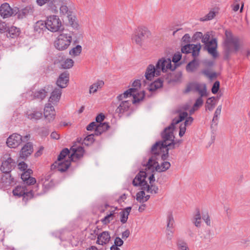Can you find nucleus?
<instances>
[{"instance_id": "473e14b6", "label": "nucleus", "mask_w": 250, "mask_h": 250, "mask_svg": "<svg viewBox=\"0 0 250 250\" xmlns=\"http://www.w3.org/2000/svg\"><path fill=\"white\" fill-rule=\"evenodd\" d=\"M182 77V72L181 71L170 73L167 75L169 82H178L180 81Z\"/></svg>"}, {"instance_id": "5fc2aeb1", "label": "nucleus", "mask_w": 250, "mask_h": 250, "mask_svg": "<svg viewBox=\"0 0 250 250\" xmlns=\"http://www.w3.org/2000/svg\"><path fill=\"white\" fill-rule=\"evenodd\" d=\"M220 88V82L218 81H215L211 88V92L213 94H216L219 91Z\"/></svg>"}, {"instance_id": "13d9d810", "label": "nucleus", "mask_w": 250, "mask_h": 250, "mask_svg": "<svg viewBox=\"0 0 250 250\" xmlns=\"http://www.w3.org/2000/svg\"><path fill=\"white\" fill-rule=\"evenodd\" d=\"M96 126H101L100 129L103 132L105 131L109 128V125L107 123H100L97 124Z\"/></svg>"}, {"instance_id": "de8ad7c7", "label": "nucleus", "mask_w": 250, "mask_h": 250, "mask_svg": "<svg viewBox=\"0 0 250 250\" xmlns=\"http://www.w3.org/2000/svg\"><path fill=\"white\" fill-rule=\"evenodd\" d=\"M215 15H216V12L215 11H214L213 10H211L205 16L201 18V21H208L211 20L212 19L214 18Z\"/></svg>"}, {"instance_id": "c03bdc74", "label": "nucleus", "mask_w": 250, "mask_h": 250, "mask_svg": "<svg viewBox=\"0 0 250 250\" xmlns=\"http://www.w3.org/2000/svg\"><path fill=\"white\" fill-rule=\"evenodd\" d=\"M74 61L71 59H67L61 63V67L64 69H69L74 64Z\"/></svg>"}, {"instance_id": "338daca9", "label": "nucleus", "mask_w": 250, "mask_h": 250, "mask_svg": "<svg viewBox=\"0 0 250 250\" xmlns=\"http://www.w3.org/2000/svg\"><path fill=\"white\" fill-rule=\"evenodd\" d=\"M201 39L202 42L206 44V46L208 45L209 44V42L210 41H209V36L208 34L205 35L204 36L203 35V37Z\"/></svg>"}, {"instance_id": "8fccbe9b", "label": "nucleus", "mask_w": 250, "mask_h": 250, "mask_svg": "<svg viewBox=\"0 0 250 250\" xmlns=\"http://www.w3.org/2000/svg\"><path fill=\"white\" fill-rule=\"evenodd\" d=\"M202 73L209 78L210 80L215 78L217 76L216 72L211 73L208 69H204L202 70Z\"/></svg>"}, {"instance_id": "f704fd0d", "label": "nucleus", "mask_w": 250, "mask_h": 250, "mask_svg": "<svg viewBox=\"0 0 250 250\" xmlns=\"http://www.w3.org/2000/svg\"><path fill=\"white\" fill-rule=\"evenodd\" d=\"M199 65L198 61L194 59L188 63L186 66V70L188 72H193L197 69Z\"/></svg>"}, {"instance_id": "f3484780", "label": "nucleus", "mask_w": 250, "mask_h": 250, "mask_svg": "<svg viewBox=\"0 0 250 250\" xmlns=\"http://www.w3.org/2000/svg\"><path fill=\"white\" fill-rule=\"evenodd\" d=\"M15 183L14 179L11 177L10 173H3L0 180V188L4 189Z\"/></svg>"}, {"instance_id": "a19ab883", "label": "nucleus", "mask_w": 250, "mask_h": 250, "mask_svg": "<svg viewBox=\"0 0 250 250\" xmlns=\"http://www.w3.org/2000/svg\"><path fill=\"white\" fill-rule=\"evenodd\" d=\"M201 215L200 213V211L199 208H197L196 209V213L194 216L193 218V223L194 225L197 227H199L201 226Z\"/></svg>"}, {"instance_id": "cd10ccee", "label": "nucleus", "mask_w": 250, "mask_h": 250, "mask_svg": "<svg viewBox=\"0 0 250 250\" xmlns=\"http://www.w3.org/2000/svg\"><path fill=\"white\" fill-rule=\"evenodd\" d=\"M74 7L73 4L70 2V0H67L66 3L62 2L60 6V13L63 15H68L71 13Z\"/></svg>"}, {"instance_id": "3c124183", "label": "nucleus", "mask_w": 250, "mask_h": 250, "mask_svg": "<svg viewBox=\"0 0 250 250\" xmlns=\"http://www.w3.org/2000/svg\"><path fill=\"white\" fill-rule=\"evenodd\" d=\"M202 97L200 96V97H199L196 99L195 103H194L193 106V108L194 110H197L198 108L200 106H202V104H203V100Z\"/></svg>"}, {"instance_id": "49530a36", "label": "nucleus", "mask_w": 250, "mask_h": 250, "mask_svg": "<svg viewBox=\"0 0 250 250\" xmlns=\"http://www.w3.org/2000/svg\"><path fill=\"white\" fill-rule=\"evenodd\" d=\"M177 245L178 250H189L187 244L182 240H178Z\"/></svg>"}, {"instance_id": "f257e3e1", "label": "nucleus", "mask_w": 250, "mask_h": 250, "mask_svg": "<svg viewBox=\"0 0 250 250\" xmlns=\"http://www.w3.org/2000/svg\"><path fill=\"white\" fill-rule=\"evenodd\" d=\"M175 69V66H172L170 58H162L158 61L155 66L151 64L148 65L145 76L146 80L151 81L154 77L160 76L161 72H165L167 69L174 71Z\"/></svg>"}, {"instance_id": "72a5a7b5", "label": "nucleus", "mask_w": 250, "mask_h": 250, "mask_svg": "<svg viewBox=\"0 0 250 250\" xmlns=\"http://www.w3.org/2000/svg\"><path fill=\"white\" fill-rule=\"evenodd\" d=\"M20 33V29L17 28L15 26L7 27V30L6 31V36L8 38H15L19 36Z\"/></svg>"}, {"instance_id": "a18cd8bd", "label": "nucleus", "mask_w": 250, "mask_h": 250, "mask_svg": "<svg viewBox=\"0 0 250 250\" xmlns=\"http://www.w3.org/2000/svg\"><path fill=\"white\" fill-rule=\"evenodd\" d=\"M182 58V54L180 52H178L175 53L172 57V61L175 63V66L174 67H177V66H179V64L178 63V62Z\"/></svg>"}, {"instance_id": "1a4fd4ad", "label": "nucleus", "mask_w": 250, "mask_h": 250, "mask_svg": "<svg viewBox=\"0 0 250 250\" xmlns=\"http://www.w3.org/2000/svg\"><path fill=\"white\" fill-rule=\"evenodd\" d=\"M47 29L52 32H56L61 30L62 22L57 16H50L45 21Z\"/></svg>"}, {"instance_id": "79ce46f5", "label": "nucleus", "mask_w": 250, "mask_h": 250, "mask_svg": "<svg viewBox=\"0 0 250 250\" xmlns=\"http://www.w3.org/2000/svg\"><path fill=\"white\" fill-rule=\"evenodd\" d=\"M115 214V210H112L109 214H107L104 218L101 220V222L103 224L106 225L113 219V217Z\"/></svg>"}, {"instance_id": "69168bd1", "label": "nucleus", "mask_w": 250, "mask_h": 250, "mask_svg": "<svg viewBox=\"0 0 250 250\" xmlns=\"http://www.w3.org/2000/svg\"><path fill=\"white\" fill-rule=\"evenodd\" d=\"M104 115L103 113H101L96 116V121L97 123H102L101 122L104 119Z\"/></svg>"}, {"instance_id": "a878e982", "label": "nucleus", "mask_w": 250, "mask_h": 250, "mask_svg": "<svg viewBox=\"0 0 250 250\" xmlns=\"http://www.w3.org/2000/svg\"><path fill=\"white\" fill-rule=\"evenodd\" d=\"M110 239V232L107 231H104L98 235L96 243L101 245H105L109 243Z\"/></svg>"}, {"instance_id": "20e7f679", "label": "nucleus", "mask_w": 250, "mask_h": 250, "mask_svg": "<svg viewBox=\"0 0 250 250\" xmlns=\"http://www.w3.org/2000/svg\"><path fill=\"white\" fill-rule=\"evenodd\" d=\"M39 189V186L36 185L32 189L28 188L25 186H17L13 190L14 196L19 197H22L23 201L25 203L31 199Z\"/></svg>"}, {"instance_id": "864d4df0", "label": "nucleus", "mask_w": 250, "mask_h": 250, "mask_svg": "<svg viewBox=\"0 0 250 250\" xmlns=\"http://www.w3.org/2000/svg\"><path fill=\"white\" fill-rule=\"evenodd\" d=\"M148 190H146L147 192H149L150 193H154L157 194L158 192L159 188L158 186L151 184L150 185H148Z\"/></svg>"}, {"instance_id": "423d86ee", "label": "nucleus", "mask_w": 250, "mask_h": 250, "mask_svg": "<svg viewBox=\"0 0 250 250\" xmlns=\"http://www.w3.org/2000/svg\"><path fill=\"white\" fill-rule=\"evenodd\" d=\"M71 41L72 35L70 33H62L57 38L54 46L58 50H64L70 45Z\"/></svg>"}, {"instance_id": "c85d7f7f", "label": "nucleus", "mask_w": 250, "mask_h": 250, "mask_svg": "<svg viewBox=\"0 0 250 250\" xmlns=\"http://www.w3.org/2000/svg\"><path fill=\"white\" fill-rule=\"evenodd\" d=\"M208 52L211 54L213 58H216L218 54L216 50L217 41L215 39H213L209 42V44L206 45Z\"/></svg>"}, {"instance_id": "7c9ffc66", "label": "nucleus", "mask_w": 250, "mask_h": 250, "mask_svg": "<svg viewBox=\"0 0 250 250\" xmlns=\"http://www.w3.org/2000/svg\"><path fill=\"white\" fill-rule=\"evenodd\" d=\"M34 30L36 34H43L47 30L45 22L42 21H38L34 25Z\"/></svg>"}, {"instance_id": "2f4dec72", "label": "nucleus", "mask_w": 250, "mask_h": 250, "mask_svg": "<svg viewBox=\"0 0 250 250\" xmlns=\"http://www.w3.org/2000/svg\"><path fill=\"white\" fill-rule=\"evenodd\" d=\"M163 85V81L161 78H159L153 82L151 83L148 87L149 91L153 92L158 88L162 87Z\"/></svg>"}, {"instance_id": "5701e85b", "label": "nucleus", "mask_w": 250, "mask_h": 250, "mask_svg": "<svg viewBox=\"0 0 250 250\" xmlns=\"http://www.w3.org/2000/svg\"><path fill=\"white\" fill-rule=\"evenodd\" d=\"M16 166V164L13 159L9 157L5 161L2 162L0 167V170L2 173H10L11 171Z\"/></svg>"}, {"instance_id": "2eb2a0df", "label": "nucleus", "mask_w": 250, "mask_h": 250, "mask_svg": "<svg viewBox=\"0 0 250 250\" xmlns=\"http://www.w3.org/2000/svg\"><path fill=\"white\" fill-rule=\"evenodd\" d=\"M14 11L18 19H22L28 15H32L34 11V7L32 5H29L20 10L19 8L16 7Z\"/></svg>"}, {"instance_id": "f03ea898", "label": "nucleus", "mask_w": 250, "mask_h": 250, "mask_svg": "<svg viewBox=\"0 0 250 250\" xmlns=\"http://www.w3.org/2000/svg\"><path fill=\"white\" fill-rule=\"evenodd\" d=\"M225 38L224 40V58L229 60L231 53L237 52L240 47L239 39L234 37L230 31H225Z\"/></svg>"}, {"instance_id": "412c9836", "label": "nucleus", "mask_w": 250, "mask_h": 250, "mask_svg": "<svg viewBox=\"0 0 250 250\" xmlns=\"http://www.w3.org/2000/svg\"><path fill=\"white\" fill-rule=\"evenodd\" d=\"M70 150L72 151V154L69 158L70 159L71 161H75L83 157L84 150L83 146L75 147L72 146L70 148Z\"/></svg>"}, {"instance_id": "ddd939ff", "label": "nucleus", "mask_w": 250, "mask_h": 250, "mask_svg": "<svg viewBox=\"0 0 250 250\" xmlns=\"http://www.w3.org/2000/svg\"><path fill=\"white\" fill-rule=\"evenodd\" d=\"M201 48L200 43L197 44L188 43L183 45L181 48V52L184 54L192 53L194 58L197 57Z\"/></svg>"}, {"instance_id": "4d7b16f0", "label": "nucleus", "mask_w": 250, "mask_h": 250, "mask_svg": "<svg viewBox=\"0 0 250 250\" xmlns=\"http://www.w3.org/2000/svg\"><path fill=\"white\" fill-rule=\"evenodd\" d=\"M213 234L209 229H207L205 230V234L204 238L209 241L212 239Z\"/></svg>"}, {"instance_id": "a211bd4d", "label": "nucleus", "mask_w": 250, "mask_h": 250, "mask_svg": "<svg viewBox=\"0 0 250 250\" xmlns=\"http://www.w3.org/2000/svg\"><path fill=\"white\" fill-rule=\"evenodd\" d=\"M43 113L44 118L48 123H51L55 119L56 115L55 108L50 103L45 105Z\"/></svg>"}, {"instance_id": "37998d69", "label": "nucleus", "mask_w": 250, "mask_h": 250, "mask_svg": "<svg viewBox=\"0 0 250 250\" xmlns=\"http://www.w3.org/2000/svg\"><path fill=\"white\" fill-rule=\"evenodd\" d=\"M82 47L80 45H77L69 51V54L73 57L79 55L82 52Z\"/></svg>"}, {"instance_id": "39448f33", "label": "nucleus", "mask_w": 250, "mask_h": 250, "mask_svg": "<svg viewBox=\"0 0 250 250\" xmlns=\"http://www.w3.org/2000/svg\"><path fill=\"white\" fill-rule=\"evenodd\" d=\"M156 159L157 158H154L153 157H150L146 164H144L146 167V169L150 170L152 172L154 171L161 172L169 168L171 165L169 162L164 161L159 165Z\"/></svg>"}, {"instance_id": "6ab92c4d", "label": "nucleus", "mask_w": 250, "mask_h": 250, "mask_svg": "<svg viewBox=\"0 0 250 250\" xmlns=\"http://www.w3.org/2000/svg\"><path fill=\"white\" fill-rule=\"evenodd\" d=\"M15 7L12 9L9 3H4L2 4L0 7V15L3 18H7L12 15H15Z\"/></svg>"}, {"instance_id": "e2e57ef3", "label": "nucleus", "mask_w": 250, "mask_h": 250, "mask_svg": "<svg viewBox=\"0 0 250 250\" xmlns=\"http://www.w3.org/2000/svg\"><path fill=\"white\" fill-rule=\"evenodd\" d=\"M186 126H187V125H185L184 124L180 125L179 133V135L180 137H182L185 134L186 131Z\"/></svg>"}, {"instance_id": "bb28decb", "label": "nucleus", "mask_w": 250, "mask_h": 250, "mask_svg": "<svg viewBox=\"0 0 250 250\" xmlns=\"http://www.w3.org/2000/svg\"><path fill=\"white\" fill-rule=\"evenodd\" d=\"M33 151V146L31 143H26L21 148L20 151V157L22 159H26Z\"/></svg>"}, {"instance_id": "bf43d9fd", "label": "nucleus", "mask_w": 250, "mask_h": 250, "mask_svg": "<svg viewBox=\"0 0 250 250\" xmlns=\"http://www.w3.org/2000/svg\"><path fill=\"white\" fill-rule=\"evenodd\" d=\"M124 244L123 240L119 237H116L114 240V244L113 245L114 246L116 247H121Z\"/></svg>"}, {"instance_id": "4be33fe9", "label": "nucleus", "mask_w": 250, "mask_h": 250, "mask_svg": "<svg viewBox=\"0 0 250 250\" xmlns=\"http://www.w3.org/2000/svg\"><path fill=\"white\" fill-rule=\"evenodd\" d=\"M70 159L68 160H66L63 162L56 161L51 166L52 170L56 169L58 171L60 172H64L68 168L70 165Z\"/></svg>"}, {"instance_id": "6e6d98bb", "label": "nucleus", "mask_w": 250, "mask_h": 250, "mask_svg": "<svg viewBox=\"0 0 250 250\" xmlns=\"http://www.w3.org/2000/svg\"><path fill=\"white\" fill-rule=\"evenodd\" d=\"M7 27V25L4 21H0V33L2 34L6 32Z\"/></svg>"}, {"instance_id": "6e6552de", "label": "nucleus", "mask_w": 250, "mask_h": 250, "mask_svg": "<svg viewBox=\"0 0 250 250\" xmlns=\"http://www.w3.org/2000/svg\"><path fill=\"white\" fill-rule=\"evenodd\" d=\"M188 115V113L186 112H183L180 113L179 116L174 118L172 120L171 124L167 127H166L162 133L166 135H169V139L171 140H174V136L173 135V131L175 128V125L184 120Z\"/></svg>"}, {"instance_id": "7ed1b4c3", "label": "nucleus", "mask_w": 250, "mask_h": 250, "mask_svg": "<svg viewBox=\"0 0 250 250\" xmlns=\"http://www.w3.org/2000/svg\"><path fill=\"white\" fill-rule=\"evenodd\" d=\"M161 137L163 140L156 142L151 148V153L153 155L152 157L154 158H156V157L159 155L160 152L162 151V149L167 147H169L170 148H174L176 145L178 146L179 144L181 142L180 141L176 142L174 140H171L169 139V135H166L162 132Z\"/></svg>"}, {"instance_id": "ea45409f", "label": "nucleus", "mask_w": 250, "mask_h": 250, "mask_svg": "<svg viewBox=\"0 0 250 250\" xmlns=\"http://www.w3.org/2000/svg\"><path fill=\"white\" fill-rule=\"evenodd\" d=\"M67 17L70 25L74 28H77L78 27V24L77 22L76 17L73 14V12L72 11L71 13L67 15Z\"/></svg>"}, {"instance_id": "0eeeda50", "label": "nucleus", "mask_w": 250, "mask_h": 250, "mask_svg": "<svg viewBox=\"0 0 250 250\" xmlns=\"http://www.w3.org/2000/svg\"><path fill=\"white\" fill-rule=\"evenodd\" d=\"M131 96L133 98V100L131 101L132 103H139L144 98L145 96V91H143L141 93L138 94V95H137L136 88H131L124 92V93L119 95L116 98L118 102H120L121 101H125V99Z\"/></svg>"}, {"instance_id": "0e129e2a", "label": "nucleus", "mask_w": 250, "mask_h": 250, "mask_svg": "<svg viewBox=\"0 0 250 250\" xmlns=\"http://www.w3.org/2000/svg\"><path fill=\"white\" fill-rule=\"evenodd\" d=\"M27 186H30L34 185L36 183V180L35 178L29 176V178H28V180H26L25 182H24Z\"/></svg>"}, {"instance_id": "09e8293b", "label": "nucleus", "mask_w": 250, "mask_h": 250, "mask_svg": "<svg viewBox=\"0 0 250 250\" xmlns=\"http://www.w3.org/2000/svg\"><path fill=\"white\" fill-rule=\"evenodd\" d=\"M70 152V150L67 148H63L60 152L59 155L58 157L57 160L61 161L63 160L67 155Z\"/></svg>"}, {"instance_id": "f8f14e48", "label": "nucleus", "mask_w": 250, "mask_h": 250, "mask_svg": "<svg viewBox=\"0 0 250 250\" xmlns=\"http://www.w3.org/2000/svg\"><path fill=\"white\" fill-rule=\"evenodd\" d=\"M39 184L42 185V190L41 192H38L37 191L36 192L35 195H42L52 189L55 186L54 182L52 179H50V175H47L44 178H42L41 181L37 185L39 186Z\"/></svg>"}, {"instance_id": "c9c22d12", "label": "nucleus", "mask_w": 250, "mask_h": 250, "mask_svg": "<svg viewBox=\"0 0 250 250\" xmlns=\"http://www.w3.org/2000/svg\"><path fill=\"white\" fill-rule=\"evenodd\" d=\"M174 227V220L171 212H169L167 218V231L171 232V229Z\"/></svg>"}, {"instance_id": "603ef678", "label": "nucleus", "mask_w": 250, "mask_h": 250, "mask_svg": "<svg viewBox=\"0 0 250 250\" xmlns=\"http://www.w3.org/2000/svg\"><path fill=\"white\" fill-rule=\"evenodd\" d=\"M144 190H142L136 194V200L140 203H144V196L145 195Z\"/></svg>"}, {"instance_id": "58836bf2", "label": "nucleus", "mask_w": 250, "mask_h": 250, "mask_svg": "<svg viewBox=\"0 0 250 250\" xmlns=\"http://www.w3.org/2000/svg\"><path fill=\"white\" fill-rule=\"evenodd\" d=\"M216 99L215 97H211L207 99L206 103V110L212 111L215 106L216 103L215 100Z\"/></svg>"}, {"instance_id": "b1692460", "label": "nucleus", "mask_w": 250, "mask_h": 250, "mask_svg": "<svg viewBox=\"0 0 250 250\" xmlns=\"http://www.w3.org/2000/svg\"><path fill=\"white\" fill-rule=\"evenodd\" d=\"M69 80V74L67 71L62 73L59 76L57 82V85L60 88H65Z\"/></svg>"}, {"instance_id": "9d476101", "label": "nucleus", "mask_w": 250, "mask_h": 250, "mask_svg": "<svg viewBox=\"0 0 250 250\" xmlns=\"http://www.w3.org/2000/svg\"><path fill=\"white\" fill-rule=\"evenodd\" d=\"M150 36V32L146 27H140L136 30L135 35L132 39L136 44L141 45L142 41Z\"/></svg>"}, {"instance_id": "052dcab7", "label": "nucleus", "mask_w": 250, "mask_h": 250, "mask_svg": "<svg viewBox=\"0 0 250 250\" xmlns=\"http://www.w3.org/2000/svg\"><path fill=\"white\" fill-rule=\"evenodd\" d=\"M120 215H121V222L123 224H125L127 222V220L128 219V215L127 214H125L124 212L121 211L120 212Z\"/></svg>"}, {"instance_id": "c756f323", "label": "nucleus", "mask_w": 250, "mask_h": 250, "mask_svg": "<svg viewBox=\"0 0 250 250\" xmlns=\"http://www.w3.org/2000/svg\"><path fill=\"white\" fill-rule=\"evenodd\" d=\"M61 95L62 89L61 88H55L51 94L49 102L53 104H56L60 100Z\"/></svg>"}, {"instance_id": "680f3d73", "label": "nucleus", "mask_w": 250, "mask_h": 250, "mask_svg": "<svg viewBox=\"0 0 250 250\" xmlns=\"http://www.w3.org/2000/svg\"><path fill=\"white\" fill-rule=\"evenodd\" d=\"M202 218L204 220L208 226L210 225V220L208 213L206 214L202 213Z\"/></svg>"}, {"instance_id": "4468645a", "label": "nucleus", "mask_w": 250, "mask_h": 250, "mask_svg": "<svg viewBox=\"0 0 250 250\" xmlns=\"http://www.w3.org/2000/svg\"><path fill=\"white\" fill-rule=\"evenodd\" d=\"M191 91L199 92L201 97L206 95L207 88L205 84H204L203 88H201V85L196 83H188L186 88L184 91V93H188Z\"/></svg>"}, {"instance_id": "e433bc0d", "label": "nucleus", "mask_w": 250, "mask_h": 250, "mask_svg": "<svg viewBox=\"0 0 250 250\" xmlns=\"http://www.w3.org/2000/svg\"><path fill=\"white\" fill-rule=\"evenodd\" d=\"M26 115L28 119L32 121H37L42 117V114L40 111H34L32 112H27Z\"/></svg>"}, {"instance_id": "9b49d317", "label": "nucleus", "mask_w": 250, "mask_h": 250, "mask_svg": "<svg viewBox=\"0 0 250 250\" xmlns=\"http://www.w3.org/2000/svg\"><path fill=\"white\" fill-rule=\"evenodd\" d=\"M146 173L140 171L135 176L132 181V184L135 187L141 186L142 190H148V184L146 181Z\"/></svg>"}, {"instance_id": "774afa93", "label": "nucleus", "mask_w": 250, "mask_h": 250, "mask_svg": "<svg viewBox=\"0 0 250 250\" xmlns=\"http://www.w3.org/2000/svg\"><path fill=\"white\" fill-rule=\"evenodd\" d=\"M27 165L24 162H21L18 165L19 168L23 172L27 168Z\"/></svg>"}, {"instance_id": "aec40b11", "label": "nucleus", "mask_w": 250, "mask_h": 250, "mask_svg": "<svg viewBox=\"0 0 250 250\" xmlns=\"http://www.w3.org/2000/svg\"><path fill=\"white\" fill-rule=\"evenodd\" d=\"M132 102L129 100L121 101L119 102V105L115 110L116 113L121 117L124 113L127 111L131 105Z\"/></svg>"}, {"instance_id": "393cba45", "label": "nucleus", "mask_w": 250, "mask_h": 250, "mask_svg": "<svg viewBox=\"0 0 250 250\" xmlns=\"http://www.w3.org/2000/svg\"><path fill=\"white\" fill-rule=\"evenodd\" d=\"M50 86L49 85L44 86L40 89L37 90L35 92H32L33 99L40 100H43L48 94L50 92Z\"/></svg>"}, {"instance_id": "4c0bfd02", "label": "nucleus", "mask_w": 250, "mask_h": 250, "mask_svg": "<svg viewBox=\"0 0 250 250\" xmlns=\"http://www.w3.org/2000/svg\"><path fill=\"white\" fill-rule=\"evenodd\" d=\"M104 85V81L102 80H98L96 83L92 84L89 88V93H94L97 91V90L101 88Z\"/></svg>"}, {"instance_id": "dca6fc26", "label": "nucleus", "mask_w": 250, "mask_h": 250, "mask_svg": "<svg viewBox=\"0 0 250 250\" xmlns=\"http://www.w3.org/2000/svg\"><path fill=\"white\" fill-rule=\"evenodd\" d=\"M23 141V139L20 134L13 133L7 138L6 144L9 147L16 148Z\"/></svg>"}]
</instances>
